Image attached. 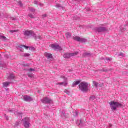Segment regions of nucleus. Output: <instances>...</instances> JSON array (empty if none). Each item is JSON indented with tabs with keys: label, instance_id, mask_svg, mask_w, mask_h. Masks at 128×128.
Returning a JSON list of instances; mask_svg holds the SVG:
<instances>
[{
	"label": "nucleus",
	"instance_id": "50",
	"mask_svg": "<svg viewBox=\"0 0 128 128\" xmlns=\"http://www.w3.org/2000/svg\"><path fill=\"white\" fill-rule=\"evenodd\" d=\"M26 66H28V64Z\"/></svg>",
	"mask_w": 128,
	"mask_h": 128
},
{
	"label": "nucleus",
	"instance_id": "28",
	"mask_svg": "<svg viewBox=\"0 0 128 128\" xmlns=\"http://www.w3.org/2000/svg\"><path fill=\"white\" fill-rule=\"evenodd\" d=\"M93 84H94V86H96H96H98V82H96L94 81L93 82Z\"/></svg>",
	"mask_w": 128,
	"mask_h": 128
},
{
	"label": "nucleus",
	"instance_id": "10",
	"mask_svg": "<svg viewBox=\"0 0 128 128\" xmlns=\"http://www.w3.org/2000/svg\"><path fill=\"white\" fill-rule=\"evenodd\" d=\"M34 34V32L32 30H26L24 32V36H30Z\"/></svg>",
	"mask_w": 128,
	"mask_h": 128
},
{
	"label": "nucleus",
	"instance_id": "13",
	"mask_svg": "<svg viewBox=\"0 0 128 128\" xmlns=\"http://www.w3.org/2000/svg\"><path fill=\"white\" fill-rule=\"evenodd\" d=\"M0 40L3 42H8V39L4 36H0Z\"/></svg>",
	"mask_w": 128,
	"mask_h": 128
},
{
	"label": "nucleus",
	"instance_id": "12",
	"mask_svg": "<svg viewBox=\"0 0 128 128\" xmlns=\"http://www.w3.org/2000/svg\"><path fill=\"white\" fill-rule=\"evenodd\" d=\"M44 55V56L47 58L48 60L50 58H52V54L50 53L45 52Z\"/></svg>",
	"mask_w": 128,
	"mask_h": 128
},
{
	"label": "nucleus",
	"instance_id": "32",
	"mask_svg": "<svg viewBox=\"0 0 128 128\" xmlns=\"http://www.w3.org/2000/svg\"><path fill=\"white\" fill-rule=\"evenodd\" d=\"M56 8H62V5L60 4H58L56 5Z\"/></svg>",
	"mask_w": 128,
	"mask_h": 128
},
{
	"label": "nucleus",
	"instance_id": "34",
	"mask_svg": "<svg viewBox=\"0 0 128 128\" xmlns=\"http://www.w3.org/2000/svg\"><path fill=\"white\" fill-rule=\"evenodd\" d=\"M18 5H19L20 6H22V2L19 1V2H18Z\"/></svg>",
	"mask_w": 128,
	"mask_h": 128
},
{
	"label": "nucleus",
	"instance_id": "17",
	"mask_svg": "<svg viewBox=\"0 0 128 128\" xmlns=\"http://www.w3.org/2000/svg\"><path fill=\"white\" fill-rule=\"evenodd\" d=\"M18 48H26V50H28V48H30L29 46H26L24 45H22V44H19Z\"/></svg>",
	"mask_w": 128,
	"mask_h": 128
},
{
	"label": "nucleus",
	"instance_id": "33",
	"mask_svg": "<svg viewBox=\"0 0 128 128\" xmlns=\"http://www.w3.org/2000/svg\"><path fill=\"white\" fill-rule=\"evenodd\" d=\"M46 18V14H43L42 16V18Z\"/></svg>",
	"mask_w": 128,
	"mask_h": 128
},
{
	"label": "nucleus",
	"instance_id": "37",
	"mask_svg": "<svg viewBox=\"0 0 128 128\" xmlns=\"http://www.w3.org/2000/svg\"><path fill=\"white\" fill-rule=\"evenodd\" d=\"M30 50H34V47H30Z\"/></svg>",
	"mask_w": 128,
	"mask_h": 128
},
{
	"label": "nucleus",
	"instance_id": "8",
	"mask_svg": "<svg viewBox=\"0 0 128 128\" xmlns=\"http://www.w3.org/2000/svg\"><path fill=\"white\" fill-rule=\"evenodd\" d=\"M22 96V99L25 102H32V98L30 97V96L23 95Z\"/></svg>",
	"mask_w": 128,
	"mask_h": 128
},
{
	"label": "nucleus",
	"instance_id": "6",
	"mask_svg": "<svg viewBox=\"0 0 128 128\" xmlns=\"http://www.w3.org/2000/svg\"><path fill=\"white\" fill-rule=\"evenodd\" d=\"M73 40H76L77 42H88V40L84 38H80L78 36H75L73 37Z\"/></svg>",
	"mask_w": 128,
	"mask_h": 128
},
{
	"label": "nucleus",
	"instance_id": "38",
	"mask_svg": "<svg viewBox=\"0 0 128 128\" xmlns=\"http://www.w3.org/2000/svg\"><path fill=\"white\" fill-rule=\"evenodd\" d=\"M38 38L39 40H42V36H38Z\"/></svg>",
	"mask_w": 128,
	"mask_h": 128
},
{
	"label": "nucleus",
	"instance_id": "27",
	"mask_svg": "<svg viewBox=\"0 0 128 128\" xmlns=\"http://www.w3.org/2000/svg\"><path fill=\"white\" fill-rule=\"evenodd\" d=\"M19 123L18 122H16L14 125V128H16V126H18Z\"/></svg>",
	"mask_w": 128,
	"mask_h": 128
},
{
	"label": "nucleus",
	"instance_id": "2",
	"mask_svg": "<svg viewBox=\"0 0 128 128\" xmlns=\"http://www.w3.org/2000/svg\"><path fill=\"white\" fill-rule=\"evenodd\" d=\"M110 108L112 110H116L118 108H122V104L118 102L111 101L109 102Z\"/></svg>",
	"mask_w": 128,
	"mask_h": 128
},
{
	"label": "nucleus",
	"instance_id": "39",
	"mask_svg": "<svg viewBox=\"0 0 128 128\" xmlns=\"http://www.w3.org/2000/svg\"><path fill=\"white\" fill-rule=\"evenodd\" d=\"M29 72H32L34 70V69L30 68V69H28Z\"/></svg>",
	"mask_w": 128,
	"mask_h": 128
},
{
	"label": "nucleus",
	"instance_id": "29",
	"mask_svg": "<svg viewBox=\"0 0 128 128\" xmlns=\"http://www.w3.org/2000/svg\"><path fill=\"white\" fill-rule=\"evenodd\" d=\"M96 100V96H92L90 97V100Z\"/></svg>",
	"mask_w": 128,
	"mask_h": 128
},
{
	"label": "nucleus",
	"instance_id": "26",
	"mask_svg": "<svg viewBox=\"0 0 128 128\" xmlns=\"http://www.w3.org/2000/svg\"><path fill=\"white\" fill-rule=\"evenodd\" d=\"M119 56H126V55L122 53V52H120V54H118Z\"/></svg>",
	"mask_w": 128,
	"mask_h": 128
},
{
	"label": "nucleus",
	"instance_id": "45",
	"mask_svg": "<svg viewBox=\"0 0 128 128\" xmlns=\"http://www.w3.org/2000/svg\"><path fill=\"white\" fill-rule=\"evenodd\" d=\"M106 60H112V58H107Z\"/></svg>",
	"mask_w": 128,
	"mask_h": 128
},
{
	"label": "nucleus",
	"instance_id": "4",
	"mask_svg": "<svg viewBox=\"0 0 128 128\" xmlns=\"http://www.w3.org/2000/svg\"><path fill=\"white\" fill-rule=\"evenodd\" d=\"M78 52H66L65 53L63 56L64 58H72V56H78Z\"/></svg>",
	"mask_w": 128,
	"mask_h": 128
},
{
	"label": "nucleus",
	"instance_id": "18",
	"mask_svg": "<svg viewBox=\"0 0 128 128\" xmlns=\"http://www.w3.org/2000/svg\"><path fill=\"white\" fill-rule=\"evenodd\" d=\"M22 56H24V58H29L30 56V54L28 53H24Z\"/></svg>",
	"mask_w": 128,
	"mask_h": 128
},
{
	"label": "nucleus",
	"instance_id": "14",
	"mask_svg": "<svg viewBox=\"0 0 128 128\" xmlns=\"http://www.w3.org/2000/svg\"><path fill=\"white\" fill-rule=\"evenodd\" d=\"M10 82H3L2 85L4 88H6L7 86H10Z\"/></svg>",
	"mask_w": 128,
	"mask_h": 128
},
{
	"label": "nucleus",
	"instance_id": "1",
	"mask_svg": "<svg viewBox=\"0 0 128 128\" xmlns=\"http://www.w3.org/2000/svg\"><path fill=\"white\" fill-rule=\"evenodd\" d=\"M88 84L86 82H81L78 85V88L83 92H88Z\"/></svg>",
	"mask_w": 128,
	"mask_h": 128
},
{
	"label": "nucleus",
	"instance_id": "40",
	"mask_svg": "<svg viewBox=\"0 0 128 128\" xmlns=\"http://www.w3.org/2000/svg\"><path fill=\"white\" fill-rule=\"evenodd\" d=\"M10 20H16V18L14 17H11Z\"/></svg>",
	"mask_w": 128,
	"mask_h": 128
},
{
	"label": "nucleus",
	"instance_id": "31",
	"mask_svg": "<svg viewBox=\"0 0 128 128\" xmlns=\"http://www.w3.org/2000/svg\"><path fill=\"white\" fill-rule=\"evenodd\" d=\"M64 92H66V94H70V91L67 90H64Z\"/></svg>",
	"mask_w": 128,
	"mask_h": 128
},
{
	"label": "nucleus",
	"instance_id": "48",
	"mask_svg": "<svg viewBox=\"0 0 128 128\" xmlns=\"http://www.w3.org/2000/svg\"><path fill=\"white\" fill-rule=\"evenodd\" d=\"M9 111L13 112L14 110H10Z\"/></svg>",
	"mask_w": 128,
	"mask_h": 128
},
{
	"label": "nucleus",
	"instance_id": "42",
	"mask_svg": "<svg viewBox=\"0 0 128 128\" xmlns=\"http://www.w3.org/2000/svg\"><path fill=\"white\" fill-rule=\"evenodd\" d=\"M75 114H76V116H78V112H76Z\"/></svg>",
	"mask_w": 128,
	"mask_h": 128
},
{
	"label": "nucleus",
	"instance_id": "43",
	"mask_svg": "<svg viewBox=\"0 0 128 128\" xmlns=\"http://www.w3.org/2000/svg\"><path fill=\"white\" fill-rule=\"evenodd\" d=\"M34 4H38V1H36V0L34 1Z\"/></svg>",
	"mask_w": 128,
	"mask_h": 128
},
{
	"label": "nucleus",
	"instance_id": "35",
	"mask_svg": "<svg viewBox=\"0 0 128 128\" xmlns=\"http://www.w3.org/2000/svg\"><path fill=\"white\" fill-rule=\"evenodd\" d=\"M28 76L29 78H34V75L32 74H28Z\"/></svg>",
	"mask_w": 128,
	"mask_h": 128
},
{
	"label": "nucleus",
	"instance_id": "36",
	"mask_svg": "<svg viewBox=\"0 0 128 128\" xmlns=\"http://www.w3.org/2000/svg\"><path fill=\"white\" fill-rule=\"evenodd\" d=\"M6 120H8V116H6V114H4Z\"/></svg>",
	"mask_w": 128,
	"mask_h": 128
},
{
	"label": "nucleus",
	"instance_id": "47",
	"mask_svg": "<svg viewBox=\"0 0 128 128\" xmlns=\"http://www.w3.org/2000/svg\"><path fill=\"white\" fill-rule=\"evenodd\" d=\"M34 38H35L36 40L38 39L36 36H34Z\"/></svg>",
	"mask_w": 128,
	"mask_h": 128
},
{
	"label": "nucleus",
	"instance_id": "49",
	"mask_svg": "<svg viewBox=\"0 0 128 128\" xmlns=\"http://www.w3.org/2000/svg\"><path fill=\"white\" fill-rule=\"evenodd\" d=\"M40 6H44V4H40Z\"/></svg>",
	"mask_w": 128,
	"mask_h": 128
},
{
	"label": "nucleus",
	"instance_id": "24",
	"mask_svg": "<svg viewBox=\"0 0 128 128\" xmlns=\"http://www.w3.org/2000/svg\"><path fill=\"white\" fill-rule=\"evenodd\" d=\"M28 16H29V18H34V14H28Z\"/></svg>",
	"mask_w": 128,
	"mask_h": 128
},
{
	"label": "nucleus",
	"instance_id": "20",
	"mask_svg": "<svg viewBox=\"0 0 128 128\" xmlns=\"http://www.w3.org/2000/svg\"><path fill=\"white\" fill-rule=\"evenodd\" d=\"M66 38H70V36H72V34L68 32L66 34Z\"/></svg>",
	"mask_w": 128,
	"mask_h": 128
},
{
	"label": "nucleus",
	"instance_id": "22",
	"mask_svg": "<svg viewBox=\"0 0 128 128\" xmlns=\"http://www.w3.org/2000/svg\"><path fill=\"white\" fill-rule=\"evenodd\" d=\"M8 78H10L11 80H12L14 78V74H10V75L8 76Z\"/></svg>",
	"mask_w": 128,
	"mask_h": 128
},
{
	"label": "nucleus",
	"instance_id": "9",
	"mask_svg": "<svg viewBox=\"0 0 128 128\" xmlns=\"http://www.w3.org/2000/svg\"><path fill=\"white\" fill-rule=\"evenodd\" d=\"M96 30V32H106V28L105 27H98V28H95Z\"/></svg>",
	"mask_w": 128,
	"mask_h": 128
},
{
	"label": "nucleus",
	"instance_id": "30",
	"mask_svg": "<svg viewBox=\"0 0 128 128\" xmlns=\"http://www.w3.org/2000/svg\"><path fill=\"white\" fill-rule=\"evenodd\" d=\"M62 116H65V118L68 116V115L66 114V113H64V112H62Z\"/></svg>",
	"mask_w": 128,
	"mask_h": 128
},
{
	"label": "nucleus",
	"instance_id": "23",
	"mask_svg": "<svg viewBox=\"0 0 128 128\" xmlns=\"http://www.w3.org/2000/svg\"><path fill=\"white\" fill-rule=\"evenodd\" d=\"M61 78H63L64 80V82H68V78H66V76H60Z\"/></svg>",
	"mask_w": 128,
	"mask_h": 128
},
{
	"label": "nucleus",
	"instance_id": "15",
	"mask_svg": "<svg viewBox=\"0 0 128 128\" xmlns=\"http://www.w3.org/2000/svg\"><path fill=\"white\" fill-rule=\"evenodd\" d=\"M82 122H84L82 119H80V120H77L76 122V124L78 126H80V125L82 124Z\"/></svg>",
	"mask_w": 128,
	"mask_h": 128
},
{
	"label": "nucleus",
	"instance_id": "25",
	"mask_svg": "<svg viewBox=\"0 0 128 128\" xmlns=\"http://www.w3.org/2000/svg\"><path fill=\"white\" fill-rule=\"evenodd\" d=\"M18 32V30H10V32H12V34H14V32Z\"/></svg>",
	"mask_w": 128,
	"mask_h": 128
},
{
	"label": "nucleus",
	"instance_id": "41",
	"mask_svg": "<svg viewBox=\"0 0 128 128\" xmlns=\"http://www.w3.org/2000/svg\"><path fill=\"white\" fill-rule=\"evenodd\" d=\"M102 72H108V70L106 69L103 68L102 70Z\"/></svg>",
	"mask_w": 128,
	"mask_h": 128
},
{
	"label": "nucleus",
	"instance_id": "46",
	"mask_svg": "<svg viewBox=\"0 0 128 128\" xmlns=\"http://www.w3.org/2000/svg\"><path fill=\"white\" fill-rule=\"evenodd\" d=\"M112 124H109V128H112Z\"/></svg>",
	"mask_w": 128,
	"mask_h": 128
},
{
	"label": "nucleus",
	"instance_id": "7",
	"mask_svg": "<svg viewBox=\"0 0 128 128\" xmlns=\"http://www.w3.org/2000/svg\"><path fill=\"white\" fill-rule=\"evenodd\" d=\"M50 46L54 50H62V48L58 44H51Z\"/></svg>",
	"mask_w": 128,
	"mask_h": 128
},
{
	"label": "nucleus",
	"instance_id": "44",
	"mask_svg": "<svg viewBox=\"0 0 128 128\" xmlns=\"http://www.w3.org/2000/svg\"><path fill=\"white\" fill-rule=\"evenodd\" d=\"M20 52H24V49H20Z\"/></svg>",
	"mask_w": 128,
	"mask_h": 128
},
{
	"label": "nucleus",
	"instance_id": "16",
	"mask_svg": "<svg viewBox=\"0 0 128 128\" xmlns=\"http://www.w3.org/2000/svg\"><path fill=\"white\" fill-rule=\"evenodd\" d=\"M80 80H78V81H74L73 82V84H72V86H78V84H80Z\"/></svg>",
	"mask_w": 128,
	"mask_h": 128
},
{
	"label": "nucleus",
	"instance_id": "21",
	"mask_svg": "<svg viewBox=\"0 0 128 128\" xmlns=\"http://www.w3.org/2000/svg\"><path fill=\"white\" fill-rule=\"evenodd\" d=\"M90 54L88 52H84L82 54V57L83 58H84L86 56H90Z\"/></svg>",
	"mask_w": 128,
	"mask_h": 128
},
{
	"label": "nucleus",
	"instance_id": "3",
	"mask_svg": "<svg viewBox=\"0 0 128 128\" xmlns=\"http://www.w3.org/2000/svg\"><path fill=\"white\" fill-rule=\"evenodd\" d=\"M22 122L25 128H30V118L28 117L24 118L22 120Z\"/></svg>",
	"mask_w": 128,
	"mask_h": 128
},
{
	"label": "nucleus",
	"instance_id": "19",
	"mask_svg": "<svg viewBox=\"0 0 128 128\" xmlns=\"http://www.w3.org/2000/svg\"><path fill=\"white\" fill-rule=\"evenodd\" d=\"M28 10H30V12H33V14H34V12H36V10L32 7H28Z\"/></svg>",
	"mask_w": 128,
	"mask_h": 128
},
{
	"label": "nucleus",
	"instance_id": "5",
	"mask_svg": "<svg viewBox=\"0 0 128 128\" xmlns=\"http://www.w3.org/2000/svg\"><path fill=\"white\" fill-rule=\"evenodd\" d=\"M41 102L42 104H52V100L48 97H44L41 100Z\"/></svg>",
	"mask_w": 128,
	"mask_h": 128
},
{
	"label": "nucleus",
	"instance_id": "11",
	"mask_svg": "<svg viewBox=\"0 0 128 128\" xmlns=\"http://www.w3.org/2000/svg\"><path fill=\"white\" fill-rule=\"evenodd\" d=\"M56 85L64 86H68V81H64V82H57L56 83Z\"/></svg>",
	"mask_w": 128,
	"mask_h": 128
}]
</instances>
